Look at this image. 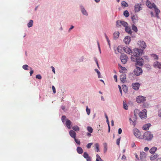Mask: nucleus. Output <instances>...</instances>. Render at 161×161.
<instances>
[{"instance_id": "cd10ccee", "label": "nucleus", "mask_w": 161, "mask_h": 161, "mask_svg": "<svg viewBox=\"0 0 161 161\" xmlns=\"http://www.w3.org/2000/svg\"><path fill=\"white\" fill-rule=\"evenodd\" d=\"M125 31L126 32L128 33L129 34L131 35L132 33V31L130 29V27H129L128 26L127 27H126L125 28Z\"/></svg>"}, {"instance_id": "e2e57ef3", "label": "nucleus", "mask_w": 161, "mask_h": 161, "mask_svg": "<svg viewBox=\"0 0 161 161\" xmlns=\"http://www.w3.org/2000/svg\"><path fill=\"white\" fill-rule=\"evenodd\" d=\"M114 78L115 81L116 82H117V76L116 75H114Z\"/></svg>"}, {"instance_id": "69168bd1", "label": "nucleus", "mask_w": 161, "mask_h": 161, "mask_svg": "<svg viewBox=\"0 0 161 161\" xmlns=\"http://www.w3.org/2000/svg\"><path fill=\"white\" fill-rule=\"evenodd\" d=\"M122 132V130L121 128H119L118 130V133L119 134H120Z\"/></svg>"}, {"instance_id": "c85d7f7f", "label": "nucleus", "mask_w": 161, "mask_h": 161, "mask_svg": "<svg viewBox=\"0 0 161 161\" xmlns=\"http://www.w3.org/2000/svg\"><path fill=\"white\" fill-rule=\"evenodd\" d=\"M158 156L157 154H156L154 155H151L150 157V159L151 161H153L157 158Z\"/></svg>"}, {"instance_id": "bb28decb", "label": "nucleus", "mask_w": 161, "mask_h": 161, "mask_svg": "<svg viewBox=\"0 0 161 161\" xmlns=\"http://www.w3.org/2000/svg\"><path fill=\"white\" fill-rule=\"evenodd\" d=\"M119 31L115 32L113 34L114 38L116 40L119 37Z\"/></svg>"}, {"instance_id": "79ce46f5", "label": "nucleus", "mask_w": 161, "mask_h": 161, "mask_svg": "<svg viewBox=\"0 0 161 161\" xmlns=\"http://www.w3.org/2000/svg\"><path fill=\"white\" fill-rule=\"evenodd\" d=\"M87 130L90 133H92L93 132V129L90 126H88L87 127Z\"/></svg>"}, {"instance_id": "c9c22d12", "label": "nucleus", "mask_w": 161, "mask_h": 161, "mask_svg": "<svg viewBox=\"0 0 161 161\" xmlns=\"http://www.w3.org/2000/svg\"><path fill=\"white\" fill-rule=\"evenodd\" d=\"M121 5L122 6L125 7H128L129 6L128 4L125 1H122L121 3Z\"/></svg>"}, {"instance_id": "6e6552de", "label": "nucleus", "mask_w": 161, "mask_h": 161, "mask_svg": "<svg viewBox=\"0 0 161 161\" xmlns=\"http://www.w3.org/2000/svg\"><path fill=\"white\" fill-rule=\"evenodd\" d=\"M142 4L141 3H136L134 6V10L135 12H139L142 9V7H141Z\"/></svg>"}, {"instance_id": "aec40b11", "label": "nucleus", "mask_w": 161, "mask_h": 161, "mask_svg": "<svg viewBox=\"0 0 161 161\" xmlns=\"http://www.w3.org/2000/svg\"><path fill=\"white\" fill-rule=\"evenodd\" d=\"M126 79V75L125 74H122L120 77V79L122 83H124Z\"/></svg>"}, {"instance_id": "f03ea898", "label": "nucleus", "mask_w": 161, "mask_h": 161, "mask_svg": "<svg viewBox=\"0 0 161 161\" xmlns=\"http://www.w3.org/2000/svg\"><path fill=\"white\" fill-rule=\"evenodd\" d=\"M143 138L148 141H151L153 137V136L150 131H147L145 132L143 135Z\"/></svg>"}, {"instance_id": "423d86ee", "label": "nucleus", "mask_w": 161, "mask_h": 161, "mask_svg": "<svg viewBox=\"0 0 161 161\" xmlns=\"http://www.w3.org/2000/svg\"><path fill=\"white\" fill-rule=\"evenodd\" d=\"M146 100V97L142 96H138L136 98V101L138 103H143Z\"/></svg>"}, {"instance_id": "2f4dec72", "label": "nucleus", "mask_w": 161, "mask_h": 161, "mask_svg": "<svg viewBox=\"0 0 161 161\" xmlns=\"http://www.w3.org/2000/svg\"><path fill=\"white\" fill-rule=\"evenodd\" d=\"M122 87L123 91L125 93L128 91V87L125 85H123L122 86Z\"/></svg>"}, {"instance_id": "13d9d810", "label": "nucleus", "mask_w": 161, "mask_h": 161, "mask_svg": "<svg viewBox=\"0 0 161 161\" xmlns=\"http://www.w3.org/2000/svg\"><path fill=\"white\" fill-rule=\"evenodd\" d=\"M97 44L99 50V51L100 53L101 54V49H100L99 43L98 41H97Z\"/></svg>"}, {"instance_id": "1a4fd4ad", "label": "nucleus", "mask_w": 161, "mask_h": 161, "mask_svg": "<svg viewBox=\"0 0 161 161\" xmlns=\"http://www.w3.org/2000/svg\"><path fill=\"white\" fill-rule=\"evenodd\" d=\"M138 44L139 45V47L142 48L141 49L143 51L147 47L145 42L142 41H138Z\"/></svg>"}, {"instance_id": "a878e982", "label": "nucleus", "mask_w": 161, "mask_h": 161, "mask_svg": "<svg viewBox=\"0 0 161 161\" xmlns=\"http://www.w3.org/2000/svg\"><path fill=\"white\" fill-rule=\"evenodd\" d=\"M157 150V148L155 147H152L149 150V152L152 154H154Z\"/></svg>"}, {"instance_id": "0eeeda50", "label": "nucleus", "mask_w": 161, "mask_h": 161, "mask_svg": "<svg viewBox=\"0 0 161 161\" xmlns=\"http://www.w3.org/2000/svg\"><path fill=\"white\" fill-rule=\"evenodd\" d=\"M147 110L146 109H144L142 110V112H140L139 114L140 117L141 119H145L147 117Z\"/></svg>"}, {"instance_id": "4c0bfd02", "label": "nucleus", "mask_w": 161, "mask_h": 161, "mask_svg": "<svg viewBox=\"0 0 161 161\" xmlns=\"http://www.w3.org/2000/svg\"><path fill=\"white\" fill-rule=\"evenodd\" d=\"M116 26L117 27H121V24L120 23V20H118L116 21Z\"/></svg>"}, {"instance_id": "e433bc0d", "label": "nucleus", "mask_w": 161, "mask_h": 161, "mask_svg": "<svg viewBox=\"0 0 161 161\" xmlns=\"http://www.w3.org/2000/svg\"><path fill=\"white\" fill-rule=\"evenodd\" d=\"M151 56L155 60H158V56L156 54H151Z\"/></svg>"}, {"instance_id": "dca6fc26", "label": "nucleus", "mask_w": 161, "mask_h": 161, "mask_svg": "<svg viewBox=\"0 0 161 161\" xmlns=\"http://www.w3.org/2000/svg\"><path fill=\"white\" fill-rule=\"evenodd\" d=\"M146 154L145 153L143 152H141L140 155V157L141 160L142 161H146Z\"/></svg>"}, {"instance_id": "5701e85b", "label": "nucleus", "mask_w": 161, "mask_h": 161, "mask_svg": "<svg viewBox=\"0 0 161 161\" xmlns=\"http://www.w3.org/2000/svg\"><path fill=\"white\" fill-rule=\"evenodd\" d=\"M154 12L156 13L155 16L158 19H159L160 17L159 15V14L160 13V10L157 8L154 9Z\"/></svg>"}, {"instance_id": "412c9836", "label": "nucleus", "mask_w": 161, "mask_h": 161, "mask_svg": "<svg viewBox=\"0 0 161 161\" xmlns=\"http://www.w3.org/2000/svg\"><path fill=\"white\" fill-rule=\"evenodd\" d=\"M69 134L70 136L72 138H75L76 137V134L75 132L73 130H70L69 131Z\"/></svg>"}, {"instance_id": "9b49d317", "label": "nucleus", "mask_w": 161, "mask_h": 161, "mask_svg": "<svg viewBox=\"0 0 161 161\" xmlns=\"http://www.w3.org/2000/svg\"><path fill=\"white\" fill-rule=\"evenodd\" d=\"M140 86V84L138 83H133L132 84V87L133 89L137 91L139 88Z\"/></svg>"}, {"instance_id": "c03bdc74", "label": "nucleus", "mask_w": 161, "mask_h": 161, "mask_svg": "<svg viewBox=\"0 0 161 161\" xmlns=\"http://www.w3.org/2000/svg\"><path fill=\"white\" fill-rule=\"evenodd\" d=\"M154 8V9L157 8L156 5L154 3H152V4L149 7V8Z\"/></svg>"}, {"instance_id": "a19ab883", "label": "nucleus", "mask_w": 161, "mask_h": 161, "mask_svg": "<svg viewBox=\"0 0 161 161\" xmlns=\"http://www.w3.org/2000/svg\"><path fill=\"white\" fill-rule=\"evenodd\" d=\"M104 152L105 153L107 152V145L106 143H105L104 144Z\"/></svg>"}, {"instance_id": "8fccbe9b", "label": "nucleus", "mask_w": 161, "mask_h": 161, "mask_svg": "<svg viewBox=\"0 0 161 161\" xmlns=\"http://www.w3.org/2000/svg\"><path fill=\"white\" fill-rule=\"evenodd\" d=\"M86 110L87 114L88 115H89L90 113V109L88 108L87 106H86Z\"/></svg>"}, {"instance_id": "3c124183", "label": "nucleus", "mask_w": 161, "mask_h": 161, "mask_svg": "<svg viewBox=\"0 0 161 161\" xmlns=\"http://www.w3.org/2000/svg\"><path fill=\"white\" fill-rule=\"evenodd\" d=\"M66 119V117L65 115H63L61 117L62 122L64 123V120Z\"/></svg>"}, {"instance_id": "f8f14e48", "label": "nucleus", "mask_w": 161, "mask_h": 161, "mask_svg": "<svg viewBox=\"0 0 161 161\" xmlns=\"http://www.w3.org/2000/svg\"><path fill=\"white\" fill-rule=\"evenodd\" d=\"M80 9L81 12L82 14L84 15L87 16L88 15L87 12L85 9L84 7L83 6L81 5L80 6Z\"/></svg>"}, {"instance_id": "2eb2a0df", "label": "nucleus", "mask_w": 161, "mask_h": 161, "mask_svg": "<svg viewBox=\"0 0 161 161\" xmlns=\"http://www.w3.org/2000/svg\"><path fill=\"white\" fill-rule=\"evenodd\" d=\"M83 156L86 159L87 161H91L92 158L89 156V154L87 152L84 153Z\"/></svg>"}, {"instance_id": "6e6d98bb", "label": "nucleus", "mask_w": 161, "mask_h": 161, "mask_svg": "<svg viewBox=\"0 0 161 161\" xmlns=\"http://www.w3.org/2000/svg\"><path fill=\"white\" fill-rule=\"evenodd\" d=\"M36 79H39V80H40L42 79V76L40 74L36 75Z\"/></svg>"}, {"instance_id": "7c9ffc66", "label": "nucleus", "mask_w": 161, "mask_h": 161, "mask_svg": "<svg viewBox=\"0 0 161 161\" xmlns=\"http://www.w3.org/2000/svg\"><path fill=\"white\" fill-rule=\"evenodd\" d=\"M131 28L135 32H137L138 29L137 27L134 25V24L132 25Z\"/></svg>"}, {"instance_id": "6ab92c4d", "label": "nucleus", "mask_w": 161, "mask_h": 161, "mask_svg": "<svg viewBox=\"0 0 161 161\" xmlns=\"http://www.w3.org/2000/svg\"><path fill=\"white\" fill-rule=\"evenodd\" d=\"M71 121L68 119H66L65 125L69 129H70L71 128Z\"/></svg>"}, {"instance_id": "49530a36", "label": "nucleus", "mask_w": 161, "mask_h": 161, "mask_svg": "<svg viewBox=\"0 0 161 161\" xmlns=\"http://www.w3.org/2000/svg\"><path fill=\"white\" fill-rule=\"evenodd\" d=\"M74 140L76 144L79 145L80 144V141L79 140L77 139L76 138H74Z\"/></svg>"}, {"instance_id": "0e129e2a", "label": "nucleus", "mask_w": 161, "mask_h": 161, "mask_svg": "<svg viewBox=\"0 0 161 161\" xmlns=\"http://www.w3.org/2000/svg\"><path fill=\"white\" fill-rule=\"evenodd\" d=\"M61 108L64 111H65V107L64 106L62 105L61 106Z\"/></svg>"}, {"instance_id": "58836bf2", "label": "nucleus", "mask_w": 161, "mask_h": 161, "mask_svg": "<svg viewBox=\"0 0 161 161\" xmlns=\"http://www.w3.org/2000/svg\"><path fill=\"white\" fill-rule=\"evenodd\" d=\"M72 129L75 131H78L80 130V128L77 125H75L73 126Z\"/></svg>"}, {"instance_id": "de8ad7c7", "label": "nucleus", "mask_w": 161, "mask_h": 161, "mask_svg": "<svg viewBox=\"0 0 161 161\" xmlns=\"http://www.w3.org/2000/svg\"><path fill=\"white\" fill-rule=\"evenodd\" d=\"M29 67V66L27 64H25L23 66L22 68H23L25 70H28V68Z\"/></svg>"}, {"instance_id": "9d476101", "label": "nucleus", "mask_w": 161, "mask_h": 161, "mask_svg": "<svg viewBox=\"0 0 161 161\" xmlns=\"http://www.w3.org/2000/svg\"><path fill=\"white\" fill-rule=\"evenodd\" d=\"M130 18L134 24H135L138 22V17L136 15L131 14Z\"/></svg>"}, {"instance_id": "a18cd8bd", "label": "nucleus", "mask_w": 161, "mask_h": 161, "mask_svg": "<svg viewBox=\"0 0 161 161\" xmlns=\"http://www.w3.org/2000/svg\"><path fill=\"white\" fill-rule=\"evenodd\" d=\"M95 71H96L97 74L98 75V77L100 78L101 77V73L97 69H95Z\"/></svg>"}, {"instance_id": "4be33fe9", "label": "nucleus", "mask_w": 161, "mask_h": 161, "mask_svg": "<svg viewBox=\"0 0 161 161\" xmlns=\"http://www.w3.org/2000/svg\"><path fill=\"white\" fill-rule=\"evenodd\" d=\"M151 126L150 123H148L145 124L142 127L143 130H149V127Z\"/></svg>"}, {"instance_id": "09e8293b", "label": "nucleus", "mask_w": 161, "mask_h": 161, "mask_svg": "<svg viewBox=\"0 0 161 161\" xmlns=\"http://www.w3.org/2000/svg\"><path fill=\"white\" fill-rule=\"evenodd\" d=\"M152 3H151L148 0L146 2V4L147 5V6L149 8V7L152 4Z\"/></svg>"}, {"instance_id": "774afa93", "label": "nucleus", "mask_w": 161, "mask_h": 161, "mask_svg": "<svg viewBox=\"0 0 161 161\" xmlns=\"http://www.w3.org/2000/svg\"><path fill=\"white\" fill-rule=\"evenodd\" d=\"M96 161H104L101 158H100L99 159H96Z\"/></svg>"}, {"instance_id": "4468645a", "label": "nucleus", "mask_w": 161, "mask_h": 161, "mask_svg": "<svg viewBox=\"0 0 161 161\" xmlns=\"http://www.w3.org/2000/svg\"><path fill=\"white\" fill-rule=\"evenodd\" d=\"M123 50L126 53L129 54L131 55L132 53L133 54V50L132 51V50L130 48L127 47H123Z\"/></svg>"}, {"instance_id": "f3484780", "label": "nucleus", "mask_w": 161, "mask_h": 161, "mask_svg": "<svg viewBox=\"0 0 161 161\" xmlns=\"http://www.w3.org/2000/svg\"><path fill=\"white\" fill-rule=\"evenodd\" d=\"M153 66L155 68L161 69V63L158 61H156L153 64Z\"/></svg>"}, {"instance_id": "7ed1b4c3", "label": "nucleus", "mask_w": 161, "mask_h": 161, "mask_svg": "<svg viewBox=\"0 0 161 161\" xmlns=\"http://www.w3.org/2000/svg\"><path fill=\"white\" fill-rule=\"evenodd\" d=\"M142 72L143 71L142 69L137 66H136V68L134 70V74L137 76H138L141 75Z\"/></svg>"}, {"instance_id": "20e7f679", "label": "nucleus", "mask_w": 161, "mask_h": 161, "mask_svg": "<svg viewBox=\"0 0 161 161\" xmlns=\"http://www.w3.org/2000/svg\"><path fill=\"white\" fill-rule=\"evenodd\" d=\"M120 59L121 62L123 64H125L128 60V58L126 54L122 53L120 57Z\"/></svg>"}, {"instance_id": "37998d69", "label": "nucleus", "mask_w": 161, "mask_h": 161, "mask_svg": "<svg viewBox=\"0 0 161 161\" xmlns=\"http://www.w3.org/2000/svg\"><path fill=\"white\" fill-rule=\"evenodd\" d=\"M123 108L125 110L128 109V107L127 104L124 102L123 101Z\"/></svg>"}, {"instance_id": "5fc2aeb1", "label": "nucleus", "mask_w": 161, "mask_h": 161, "mask_svg": "<svg viewBox=\"0 0 161 161\" xmlns=\"http://www.w3.org/2000/svg\"><path fill=\"white\" fill-rule=\"evenodd\" d=\"M121 137H120L118 139H117L116 141V144L117 145H119Z\"/></svg>"}, {"instance_id": "a211bd4d", "label": "nucleus", "mask_w": 161, "mask_h": 161, "mask_svg": "<svg viewBox=\"0 0 161 161\" xmlns=\"http://www.w3.org/2000/svg\"><path fill=\"white\" fill-rule=\"evenodd\" d=\"M130 40V37L129 36H126L124 39V41L126 44H129Z\"/></svg>"}, {"instance_id": "603ef678", "label": "nucleus", "mask_w": 161, "mask_h": 161, "mask_svg": "<svg viewBox=\"0 0 161 161\" xmlns=\"http://www.w3.org/2000/svg\"><path fill=\"white\" fill-rule=\"evenodd\" d=\"M93 144L92 143H88L86 145V147L87 148H90L91 147V146Z\"/></svg>"}, {"instance_id": "052dcab7", "label": "nucleus", "mask_w": 161, "mask_h": 161, "mask_svg": "<svg viewBox=\"0 0 161 161\" xmlns=\"http://www.w3.org/2000/svg\"><path fill=\"white\" fill-rule=\"evenodd\" d=\"M52 88L53 93H55L56 92V89H55V87L53 86H52Z\"/></svg>"}, {"instance_id": "864d4df0", "label": "nucleus", "mask_w": 161, "mask_h": 161, "mask_svg": "<svg viewBox=\"0 0 161 161\" xmlns=\"http://www.w3.org/2000/svg\"><path fill=\"white\" fill-rule=\"evenodd\" d=\"M66 104L67 105V109H66V110H68V109L69 108V107L70 106V102H69L68 101L66 103Z\"/></svg>"}, {"instance_id": "f257e3e1", "label": "nucleus", "mask_w": 161, "mask_h": 161, "mask_svg": "<svg viewBox=\"0 0 161 161\" xmlns=\"http://www.w3.org/2000/svg\"><path fill=\"white\" fill-rule=\"evenodd\" d=\"M144 52L142 50L137 48L133 49V55L131 56L132 61L136 62L135 66H142L144 64V59L139 56L144 54Z\"/></svg>"}, {"instance_id": "b1692460", "label": "nucleus", "mask_w": 161, "mask_h": 161, "mask_svg": "<svg viewBox=\"0 0 161 161\" xmlns=\"http://www.w3.org/2000/svg\"><path fill=\"white\" fill-rule=\"evenodd\" d=\"M118 66L121 69V70L119 71L121 73H123L127 70V69L125 67H122L120 64H118Z\"/></svg>"}, {"instance_id": "473e14b6", "label": "nucleus", "mask_w": 161, "mask_h": 161, "mask_svg": "<svg viewBox=\"0 0 161 161\" xmlns=\"http://www.w3.org/2000/svg\"><path fill=\"white\" fill-rule=\"evenodd\" d=\"M33 21L31 19L29 20V22L27 24V26L29 28H30L33 26Z\"/></svg>"}, {"instance_id": "f704fd0d", "label": "nucleus", "mask_w": 161, "mask_h": 161, "mask_svg": "<svg viewBox=\"0 0 161 161\" xmlns=\"http://www.w3.org/2000/svg\"><path fill=\"white\" fill-rule=\"evenodd\" d=\"M123 15L125 17L127 18L129 16V13L127 10H126L124 11Z\"/></svg>"}, {"instance_id": "ddd939ff", "label": "nucleus", "mask_w": 161, "mask_h": 161, "mask_svg": "<svg viewBox=\"0 0 161 161\" xmlns=\"http://www.w3.org/2000/svg\"><path fill=\"white\" fill-rule=\"evenodd\" d=\"M133 133L134 135L138 138H139L141 135L140 131L136 128L133 130Z\"/></svg>"}, {"instance_id": "338daca9", "label": "nucleus", "mask_w": 161, "mask_h": 161, "mask_svg": "<svg viewBox=\"0 0 161 161\" xmlns=\"http://www.w3.org/2000/svg\"><path fill=\"white\" fill-rule=\"evenodd\" d=\"M158 116L161 117V109L159 110Z\"/></svg>"}, {"instance_id": "ea45409f", "label": "nucleus", "mask_w": 161, "mask_h": 161, "mask_svg": "<svg viewBox=\"0 0 161 161\" xmlns=\"http://www.w3.org/2000/svg\"><path fill=\"white\" fill-rule=\"evenodd\" d=\"M123 49V48L121 46H119L117 48V50L118 52L119 53H121V52L122 51V49Z\"/></svg>"}, {"instance_id": "bf43d9fd", "label": "nucleus", "mask_w": 161, "mask_h": 161, "mask_svg": "<svg viewBox=\"0 0 161 161\" xmlns=\"http://www.w3.org/2000/svg\"><path fill=\"white\" fill-rule=\"evenodd\" d=\"M84 59V57L83 56L81 57L79 59V61L80 62H82L83 61Z\"/></svg>"}, {"instance_id": "72a5a7b5", "label": "nucleus", "mask_w": 161, "mask_h": 161, "mask_svg": "<svg viewBox=\"0 0 161 161\" xmlns=\"http://www.w3.org/2000/svg\"><path fill=\"white\" fill-rule=\"evenodd\" d=\"M95 148H96V151L97 152H100L99 149V145L98 143H95Z\"/></svg>"}, {"instance_id": "393cba45", "label": "nucleus", "mask_w": 161, "mask_h": 161, "mask_svg": "<svg viewBox=\"0 0 161 161\" xmlns=\"http://www.w3.org/2000/svg\"><path fill=\"white\" fill-rule=\"evenodd\" d=\"M76 151L79 154H81L83 153V150L82 148L80 147H78L76 148Z\"/></svg>"}, {"instance_id": "4d7b16f0", "label": "nucleus", "mask_w": 161, "mask_h": 161, "mask_svg": "<svg viewBox=\"0 0 161 161\" xmlns=\"http://www.w3.org/2000/svg\"><path fill=\"white\" fill-rule=\"evenodd\" d=\"M118 87L119 89V92L120 93V94H121V96H122V89H121V86L119 85H118Z\"/></svg>"}, {"instance_id": "39448f33", "label": "nucleus", "mask_w": 161, "mask_h": 161, "mask_svg": "<svg viewBox=\"0 0 161 161\" xmlns=\"http://www.w3.org/2000/svg\"><path fill=\"white\" fill-rule=\"evenodd\" d=\"M137 119V116L136 114H134L133 116H131V118L129 119L130 122L131 123L132 122V125L135 127L136 125V120Z\"/></svg>"}, {"instance_id": "c756f323", "label": "nucleus", "mask_w": 161, "mask_h": 161, "mask_svg": "<svg viewBox=\"0 0 161 161\" xmlns=\"http://www.w3.org/2000/svg\"><path fill=\"white\" fill-rule=\"evenodd\" d=\"M120 23L121 24V25H123L125 27H126L128 26V24L127 22L125 21H123L120 20Z\"/></svg>"}, {"instance_id": "680f3d73", "label": "nucleus", "mask_w": 161, "mask_h": 161, "mask_svg": "<svg viewBox=\"0 0 161 161\" xmlns=\"http://www.w3.org/2000/svg\"><path fill=\"white\" fill-rule=\"evenodd\" d=\"M31 69V71H30V75L31 76L32 74H33L34 72V71L31 68H30Z\"/></svg>"}]
</instances>
